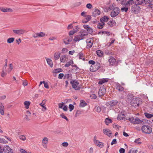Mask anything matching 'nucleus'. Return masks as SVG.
I'll use <instances>...</instances> for the list:
<instances>
[{
    "label": "nucleus",
    "mask_w": 153,
    "mask_h": 153,
    "mask_svg": "<svg viewBox=\"0 0 153 153\" xmlns=\"http://www.w3.org/2000/svg\"><path fill=\"white\" fill-rule=\"evenodd\" d=\"M73 88L75 90H79L81 87L79 86V82L76 80H72L70 82Z\"/></svg>",
    "instance_id": "nucleus-4"
},
{
    "label": "nucleus",
    "mask_w": 153,
    "mask_h": 153,
    "mask_svg": "<svg viewBox=\"0 0 153 153\" xmlns=\"http://www.w3.org/2000/svg\"><path fill=\"white\" fill-rule=\"evenodd\" d=\"M78 55L79 56V59H82L83 60H85V58L84 57L83 54L82 53L80 52L79 54Z\"/></svg>",
    "instance_id": "nucleus-38"
},
{
    "label": "nucleus",
    "mask_w": 153,
    "mask_h": 153,
    "mask_svg": "<svg viewBox=\"0 0 153 153\" xmlns=\"http://www.w3.org/2000/svg\"><path fill=\"white\" fill-rule=\"evenodd\" d=\"M30 104V102L29 101H25L24 102V104L25 106V108L26 109H28L29 106Z\"/></svg>",
    "instance_id": "nucleus-33"
},
{
    "label": "nucleus",
    "mask_w": 153,
    "mask_h": 153,
    "mask_svg": "<svg viewBox=\"0 0 153 153\" xmlns=\"http://www.w3.org/2000/svg\"><path fill=\"white\" fill-rule=\"evenodd\" d=\"M140 8L137 5H135L132 6L131 8V11L134 13H138Z\"/></svg>",
    "instance_id": "nucleus-11"
},
{
    "label": "nucleus",
    "mask_w": 153,
    "mask_h": 153,
    "mask_svg": "<svg viewBox=\"0 0 153 153\" xmlns=\"http://www.w3.org/2000/svg\"><path fill=\"white\" fill-rule=\"evenodd\" d=\"M0 113L2 115L4 114V108L2 103L0 104Z\"/></svg>",
    "instance_id": "nucleus-21"
},
{
    "label": "nucleus",
    "mask_w": 153,
    "mask_h": 153,
    "mask_svg": "<svg viewBox=\"0 0 153 153\" xmlns=\"http://www.w3.org/2000/svg\"><path fill=\"white\" fill-rule=\"evenodd\" d=\"M60 116L63 118L64 119L66 120L67 121H68V118L64 115L63 114H60Z\"/></svg>",
    "instance_id": "nucleus-62"
},
{
    "label": "nucleus",
    "mask_w": 153,
    "mask_h": 153,
    "mask_svg": "<svg viewBox=\"0 0 153 153\" xmlns=\"http://www.w3.org/2000/svg\"><path fill=\"white\" fill-rule=\"evenodd\" d=\"M43 101H42V103H41L40 104V105L42 106L43 108L42 109V110L43 111H45L47 108L46 107L44 106V105L45 104V103H44L43 104H42L43 103Z\"/></svg>",
    "instance_id": "nucleus-48"
},
{
    "label": "nucleus",
    "mask_w": 153,
    "mask_h": 153,
    "mask_svg": "<svg viewBox=\"0 0 153 153\" xmlns=\"http://www.w3.org/2000/svg\"><path fill=\"white\" fill-rule=\"evenodd\" d=\"M121 10L123 11L127 12L128 10V8L127 7H123L121 9Z\"/></svg>",
    "instance_id": "nucleus-57"
},
{
    "label": "nucleus",
    "mask_w": 153,
    "mask_h": 153,
    "mask_svg": "<svg viewBox=\"0 0 153 153\" xmlns=\"http://www.w3.org/2000/svg\"><path fill=\"white\" fill-rule=\"evenodd\" d=\"M109 19L108 17L104 16L100 19V21L102 23H104L105 22H107Z\"/></svg>",
    "instance_id": "nucleus-20"
},
{
    "label": "nucleus",
    "mask_w": 153,
    "mask_h": 153,
    "mask_svg": "<svg viewBox=\"0 0 153 153\" xmlns=\"http://www.w3.org/2000/svg\"><path fill=\"white\" fill-rule=\"evenodd\" d=\"M134 124H141L143 125L144 124V122L143 120H140L138 117H136L135 118Z\"/></svg>",
    "instance_id": "nucleus-17"
},
{
    "label": "nucleus",
    "mask_w": 153,
    "mask_h": 153,
    "mask_svg": "<svg viewBox=\"0 0 153 153\" xmlns=\"http://www.w3.org/2000/svg\"><path fill=\"white\" fill-rule=\"evenodd\" d=\"M125 149L122 148H120L119 150L120 153H125Z\"/></svg>",
    "instance_id": "nucleus-64"
},
{
    "label": "nucleus",
    "mask_w": 153,
    "mask_h": 153,
    "mask_svg": "<svg viewBox=\"0 0 153 153\" xmlns=\"http://www.w3.org/2000/svg\"><path fill=\"white\" fill-rule=\"evenodd\" d=\"M100 14V11L98 9H95L94 11L93 12L92 16L94 17H96Z\"/></svg>",
    "instance_id": "nucleus-18"
},
{
    "label": "nucleus",
    "mask_w": 153,
    "mask_h": 153,
    "mask_svg": "<svg viewBox=\"0 0 153 153\" xmlns=\"http://www.w3.org/2000/svg\"><path fill=\"white\" fill-rule=\"evenodd\" d=\"M120 12L119 9L117 7H115L111 11L110 15L112 17H114L117 16Z\"/></svg>",
    "instance_id": "nucleus-6"
},
{
    "label": "nucleus",
    "mask_w": 153,
    "mask_h": 153,
    "mask_svg": "<svg viewBox=\"0 0 153 153\" xmlns=\"http://www.w3.org/2000/svg\"><path fill=\"white\" fill-rule=\"evenodd\" d=\"M142 102L140 99L136 97L133 98L130 102V105L134 107H138Z\"/></svg>",
    "instance_id": "nucleus-2"
},
{
    "label": "nucleus",
    "mask_w": 153,
    "mask_h": 153,
    "mask_svg": "<svg viewBox=\"0 0 153 153\" xmlns=\"http://www.w3.org/2000/svg\"><path fill=\"white\" fill-rule=\"evenodd\" d=\"M87 105V103L85 101L83 100H81L80 101V102L79 104V106L81 107H83Z\"/></svg>",
    "instance_id": "nucleus-26"
},
{
    "label": "nucleus",
    "mask_w": 153,
    "mask_h": 153,
    "mask_svg": "<svg viewBox=\"0 0 153 153\" xmlns=\"http://www.w3.org/2000/svg\"><path fill=\"white\" fill-rule=\"evenodd\" d=\"M46 60L48 65H49L51 67H52L53 64L51 60L50 59H46Z\"/></svg>",
    "instance_id": "nucleus-27"
},
{
    "label": "nucleus",
    "mask_w": 153,
    "mask_h": 153,
    "mask_svg": "<svg viewBox=\"0 0 153 153\" xmlns=\"http://www.w3.org/2000/svg\"><path fill=\"white\" fill-rule=\"evenodd\" d=\"M13 69V66L11 64H10L9 65V68L7 70V71L8 72H10Z\"/></svg>",
    "instance_id": "nucleus-50"
},
{
    "label": "nucleus",
    "mask_w": 153,
    "mask_h": 153,
    "mask_svg": "<svg viewBox=\"0 0 153 153\" xmlns=\"http://www.w3.org/2000/svg\"><path fill=\"white\" fill-rule=\"evenodd\" d=\"M48 142V139L47 137H44L42 140V143L45 144H46Z\"/></svg>",
    "instance_id": "nucleus-51"
},
{
    "label": "nucleus",
    "mask_w": 153,
    "mask_h": 153,
    "mask_svg": "<svg viewBox=\"0 0 153 153\" xmlns=\"http://www.w3.org/2000/svg\"><path fill=\"white\" fill-rule=\"evenodd\" d=\"M128 120L131 123L134 124L135 118H134L133 117H131V118H129L128 119Z\"/></svg>",
    "instance_id": "nucleus-54"
},
{
    "label": "nucleus",
    "mask_w": 153,
    "mask_h": 153,
    "mask_svg": "<svg viewBox=\"0 0 153 153\" xmlns=\"http://www.w3.org/2000/svg\"><path fill=\"white\" fill-rule=\"evenodd\" d=\"M64 76V75L63 73H60L59 74L58 78L59 79H62Z\"/></svg>",
    "instance_id": "nucleus-63"
},
{
    "label": "nucleus",
    "mask_w": 153,
    "mask_h": 153,
    "mask_svg": "<svg viewBox=\"0 0 153 153\" xmlns=\"http://www.w3.org/2000/svg\"><path fill=\"white\" fill-rule=\"evenodd\" d=\"M118 103V101L117 100H113L107 102L105 105L107 106L112 107L116 105Z\"/></svg>",
    "instance_id": "nucleus-8"
},
{
    "label": "nucleus",
    "mask_w": 153,
    "mask_h": 153,
    "mask_svg": "<svg viewBox=\"0 0 153 153\" xmlns=\"http://www.w3.org/2000/svg\"><path fill=\"white\" fill-rule=\"evenodd\" d=\"M87 31L88 33H89V34H92L93 33V30L90 27L88 28V29L87 30Z\"/></svg>",
    "instance_id": "nucleus-52"
},
{
    "label": "nucleus",
    "mask_w": 153,
    "mask_h": 153,
    "mask_svg": "<svg viewBox=\"0 0 153 153\" xmlns=\"http://www.w3.org/2000/svg\"><path fill=\"white\" fill-rule=\"evenodd\" d=\"M110 65H113L116 63V60L112 56L110 57V59L108 60Z\"/></svg>",
    "instance_id": "nucleus-16"
},
{
    "label": "nucleus",
    "mask_w": 153,
    "mask_h": 153,
    "mask_svg": "<svg viewBox=\"0 0 153 153\" xmlns=\"http://www.w3.org/2000/svg\"><path fill=\"white\" fill-rule=\"evenodd\" d=\"M95 109L96 111L98 112H100L101 111V108L99 106H97L95 107Z\"/></svg>",
    "instance_id": "nucleus-56"
},
{
    "label": "nucleus",
    "mask_w": 153,
    "mask_h": 153,
    "mask_svg": "<svg viewBox=\"0 0 153 153\" xmlns=\"http://www.w3.org/2000/svg\"><path fill=\"white\" fill-rule=\"evenodd\" d=\"M64 103L63 102L60 103L58 104L59 108H62L64 106Z\"/></svg>",
    "instance_id": "nucleus-58"
},
{
    "label": "nucleus",
    "mask_w": 153,
    "mask_h": 153,
    "mask_svg": "<svg viewBox=\"0 0 153 153\" xmlns=\"http://www.w3.org/2000/svg\"><path fill=\"white\" fill-rule=\"evenodd\" d=\"M135 4L137 5H141L142 3H144L143 0H137L135 1Z\"/></svg>",
    "instance_id": "nucleus-31"
},
{
    "label": "nucleus",
    "mask_w": 153,
    "mask_h": 153,
    "mask_svg": "<svg viewBox=\"0 0 153 153\" xmlns=\"http://www.w3.org/2000/svg\"><path fill=\"white\" fill-rule=\"evenodd\" d=\"M141 130L142 132L145 134H149L152 131V128L148 125H143L141 127Z\"/></svg>",
    "instance_id": "nucleus-3"
},
{
    "label": "nucleus",
    "mask_w": 153,
    "mask_h": 153,
    "mask_svg": "<svg viewBox=\"0 0 153 153\" xmlns=\"http://www.w3.org/2000/svg\"><path fill=\"white\" fill-rule=\"evenodd\" d=\"M104 25V23H99L97 24V27L99 29H101L103 28Z\"/></svg>",
    "instance_id": "nucleus-30"
},
{
    "label": "nucleus",
    "mask_w": 153,
    "mask_h": 153,
    "mask_svg": "<svg viewBox=\"0 0 153 153\" xmlns=\"http://www.w3.org/2000/svg\"><path fill=\"white\" fill-rule=\"evenodd\" d=\"M137 150L132 148L130 149L128 152V153H137Z\"/></svg>",
    "instance_id": "nucleus-39"
},
{
    "label": "nucleus",
    "mask_w": 153,
    "mask_h": 153,
    "mask_svg": "<svg viewBox=\"0 0 153 153\" xmlns=\"http://www.w3.org/2000/svg\"><path fill=\"white\" fill-rule=\"evenodd\" d=\"M0 10L4 12H12V10L10 8L0 7Z\"/></svg>",
    "instance_id": "nucleus-19"
},
{
    "label": "nucleus",
    "mask_w": 153,
    "mask_h": 153,
    "mask_svg": "<svg viewBox=\"0 0 153 153\" xmlns=\"http://www.w3.org/2000/svg\"><path fill=\"white\" fill-rule=\"evenodd\" d=\"M134 1L133 0H129L127 1V2L125 4L126 5H130V4H132L134 3Z\"/></svg>",
    "instance_id": "nucleus-36"
},
{
    "label": "nucleus",
    "mask_w": 153,
    "mask_h": 153,
    "mask_svg": "<svg viewBox=\"0 0 153 153\" xmlns=\"http://www.w3.org/2000/svg\"><path fill=\"white\" fill-rule=\"evenodd\" d=\"M140 140V138L136 139L134 140V142L136 143V144H141L142 143L141 142L139 141Z\"/></svg>",
    "instance_id": "nucleus-44"
},
{
    "label": "nucleus",
    "mask_w": 153,
    "mask_h": 153,
    "mask_svg": "<svg viewBox=\"0 0 153 153\" xmlns=\"http://www.w3.org/2000/svg\"><path fill=\"white\" fill-rule=\"evenodd\" d=\"M38 34L39 37H42L46 35L43 32L38 33Z\"/></svg>",
    "instance_id": "nucleus-40"
},
{
    "label": "nucleus",
    "mask_w": 153,
    "mask_h": 153,
    "mask_svg": "<svg viewBox=\"0 0 153 153\" xmlns=\"http://www.w3.org/2000/svg\"><path fill=\"white\" fill-rule=\"evenodd\" d=\"M62 71L63 70L61 68H57L55 70L54 73L57 74L59 72H62Z\"/></svg>",
    "instance_id": "nucleus-43"
},
{
    "label": "nucleus",
    "mask_w": 153,
    "mask_h": 153,
    "mask_svg": "<svg viewBox=\"0 0 153 153\" xmlns=\"http://www.w3.org/2000/svg\"><path fill=\"white\" fill-rule=\"evenodd\" d=\"M19 137L20 139L23 141H25L26 139L25 136L23 135H20L19 136Z\"/></svg>",
    "instance_id": "nucleus-49"
},
{
    "label": "nucleus",
    "mask_w": 153,
    "mask_h": 153,
    "mask_svg": "<svg viewBox=\"0 0 153 153\" xmlns=\"http://www.w3.org/2000/svg\"><path fill=\"white\" fill-rule=\"evenodd\" d=\"M108 80L107 79H100L98 82V84L100 85H102L105 82H107Z\"/></svg>",
    "instance_id": "nucleus-24"
},
{
    "label": "nucleus",
    "mask_w": 153,
    "mask_h": 153,
    "mask_svg": "<svg viewBox=\"0 0 153 153\" xmlns=\"http://www.w3.org/2000/svg\"><path fill=\"white\" fill-rule=\"evenodd\" d=\"M116 88L120 92H124V88L119 83H117L116 85Z\"/></svg>",
    "instance_id": "nucleus-12"
},
{
    "label": "nucleus",
    "mask_w": 153,
    "mask_h": 153,
    "mask_svg": "<svg viewBox=\"0 0 153 153\" xmlns=\"http://www.w3.org/2000/svg\"><path fill=\"white\" fill-rule=\"evenodd\" d=\"M106 92V90L105 86L104 85L101 87L98 92V95L99 97L103 96Z\"/></svg>",
    "instance_id": "nucleus-7"
},
{
    "label": "nucleus",
    "mask_w": 153,
    "mask_h": 153,
    "mask_svg": "<svg viewBox=\"0 0 153 153\" xmlns=\"http://www.w3.org/2000/svg\"><path fill=\"white\" fill-rule=\"evenodd\" d=\"M85 20H83L82 22L84 23H86L89 21L91 19V16L88 15L85 16Z\"/></svg>",
    "instance_id": "nucleus-25"
},
{
    "label": "nucleus",
    "mask_w": 153,
    "mask_h": 153,
    "mask_svg": "<svg viewBox=\"0 0 153 153\" xmlns=\"http://www.w3.org/2000/svg\"><path fill=\"white\" fill-rule=\"evenodd\" d=\"M73 63L74 62L72 60H70V61L66 63L65 65V67H68L70 65H71V64H73Z\"/></svg>",
    "instance_id": "nucleus-35"
},
{
    "label": "nucleus",
    "mask_w": 153,
    "mask_h": 153,
    "mask_svg": "<svg viewBox=\"0 0 153 153\" xmlns=\"http://www.w3.org/2000/svg\"><path fill=\"white\" fill-rule=\"evenodd\" d=\"M117 143V141L116 139H114L112 142L111 143V144L112 145H113L114 144H116Z\"/></svg>",
    "instance_id": "nucleus-61"
},
{
    "label": "nucleus",
    "mask_w": 153,
    "mask_h": 153,
    "mask_svg": "<svg viewBox=\"0 0 153 153\" xmlns=\"http://www.w3.org/2000/svg\"><path fill=\"white\" fill-rule=\"evenodd\" d=\"M93 41V40L91 39H88L86 40V42L87 44L86 48H90L92 46Z\"/></svg>",
    "instance_id": "nucleus-13"
},
{
    "label": "nucleus",
    "mask_w": 153,
    "mask_h": 153,
    "mask_svg": "<svg viewBox=\"0 0 153 153\" xmlns=\"http://www.w3.org/2000/svg\"><path fill=\"white\" fill-rule=\"evenodd\" d=\"M112 122L111 120L108 118L105 119V122L106 125H108L109 123H111Z\"/></svg>",
    "instance_id": "nucleus-32"
},
{
    "label": "nucleus",
    "mask_w": 153,
    "mask_h": 153,
    "mask_svg": "<svg viewBox=\"0 0 153 153\" xmlns=\"http://www.w3.org/2000/svg\"><path fill=\"white\" fill-rule=\"evenodd\" d=\"M4 152L5 153H13V149H11L8 146L4 147Z\"/></svg>",
    "instance_id": "nucleus-14"
},
{
    "label": "nucleus",
    "mask_w": 153,
    "mask_h": 153,
    "mask_svg": "<svg viewBox=\"0 0 153 153\" xmlns=\"http://www.w3.org/2000/svg\"><path fill=\"white\" fill-rule=\"evenodd\" d=\"M114 21L112 20V21H109L108 22V25H109L110 27H111L114 25Z\"/></svg>",
    "instance_id": "nucleus-47"
},
{
    "label": "nucleus",
    "mask_w": 153,
    "mask_h": 153,
    "mask_svg": "<svg viewBox=\"0 0 153 153\" xmlns=\"http://www.w3.org/2000/svg\"><path fill=\"white\" fill-rule=\"evenodd\" d=\"M13 31L14 33L18 35L23 34L26 32L25 30L23 29L13 30Z\"/></svg>",
    "instance_id": "nucleus-10"
},
{
    "label": "nucleus",
    "mask_w": 153,
    "mask_h": 153,
    "mask_svg": "<svg viewBox=\"0 0 153 153\" xmlns=\"http://www.w3.org/2000/svg\"><path fill=\"white\" fill-rule=\"evenodd\" d=\"M72 40V38H69V39H68L67 40V42H66L65 41H64V43L66 45H68L69 44V43L71 42Z\"/></svg>",
    "instance_id": "nucleus-46"
},
{
    "label": "nucleus",
    "mask_w": 153,
    "mask_h": 153,
    "mask_svg": "<svg viewBox=\"0 0 153 153\" xmlns=\"http://www.w3.org/2000/svg\"><path fill=\"white\" fill-rule=\"evenodd\" d=\"M88 35L87 31L85 30H82L79 33L78 35L76 36L74 39L75 42L79 41L80 40L83 39L84 36Z\"/></svg>",
    "instance_id": "nucleus-1"
},
{
    "label": "nucleus",
    "mask_w": 153,
    "mask_h": 153,
    "mask_svg": "<svg viewBox=\"0 0 153 153\" xmlns=\"http://www.w3.org/2000/svg\"><path fill=\"white\" fill-rule=\"evenodd\" d=\"M69 108L70 109V111H71L74 109V106L73 105L70 104L69 105Z\"/></svg>",
    "instance_id": "nucleus-53"
},
{
    "label": "nucleus",
    "mask_w": 153,
    "mask_h": 153,
    "mask_svg": "<svg viewBox=\"0 0 153 153\" xmlns=\"http://www.w3.org/2000/svg\"><path fill=\"white\" fill-rule=\"evenodd\" d=\"M86 7L88 9H91L92 8V6L91 4L89 3L87 4Z\"/></svg>",
    "instance_id": "nucleus-60"
},
{
    "label": "nucleus",
    "mask_w": 153,
    "mask_h": 153,
    "mask_svg": "<svg viewBox=\"0 0 153 153\" xmlns=\"http://www.w3.org/2000/svg\"><path fill=\"white\" fill-rule=\"evenodd\" d=\"M65 56H61L60 57V60L61 62H65Z\"/></svg>",
    "instance_id": "nucleus-55"
},
{
    "label": "nucleus",
    "mask_w": 153,
    "mask_h": 153,
    "mask_svg": "<svg viewBox=\"0 0 153 153\" xmlns=\"http://www.w3.org/2000/svg\"><path fill=\"white\" fill-rule=\"evenodd\" d=\"M100 67V64L98 62H96L93 65L91 66L90 68V71L92 72H95L99 69Z\"/></svg>",
    "instance_id": "nucleus-5"
},
{
    "label": "nucleus",
    "mask_w": 153,
    "mask_h": 153,
    "mask_svg": "<svg viewBox=\"0 0 153 153\" xmlns=\"http://www.w3.org/2000/svg\"><path fill=\"white\" fill-rule=\"evenodd\" d=\"M128 99L129 100H131L133 98H134L133 95L132 94H129L127 96Z\"/></svg>",
    "instance_id": "nucleus-41"
},
{
    "label": "nucleus",
    "mask_w": 153,
    "mask_h": 153,
    "mask_svg": "<svg viewBox=\"0 0 153 153\" xmlns=\"http://www.w3.org/2000/svg\"><path fill=\"white\" fill-rule=\"evenodd\" d=\"M76 32L77 30H76L75 31H74V30H71L69 32L68 34L70 36L71 35H73Z\"/></svg>",
    "instance_id": "nucleus-59"
},
{
    "label": "nucleus",
    "mask_w": 153,
    "mask_h": 153,
    "mask_svg": "<svg viewBox=\"0 0 153 153\" xmlns=\"http://www.w3.org/2000/svg\"><path fill=\"white\" fill-rule=\"evenodd\" d=\"M61 53L60 52H56L55 53L54 57L55 60H56L59 58L60 56Z\"/></svg>",
    "instance_id": "nucleus-22"
},
{
    "label": "nucleus",
    "mask_w": 153,
    "mask_h": 153,
    "mask_svg": "<svg viewBox=\"0 0 153 153\" xmlns=\"http://www.w3.org/2000/svg\"><path fill=\"white\" fill-rule=\"evenodd\" d=\"M96 53L97 55L100 57H102L103 54V52L100 50H98L96 51Z\"/></svg>",
    "instance_id": "nucleus-28"
},
{
    "label": "nucleus",
    "mask_w": 153,
    "mask_h": 153,
    "mask_svg": "<svg viewBox=\"0 0 153 153\" xmlns=\"http://www.w3.org/2000/svg\"><path fill=\"white\" fill-rule=\"evenodd\" d=\"M116 1L118 3H121L123 5L125 4V1L124 0H116Z\"/></svg>",
    "instance_id": "nucleus-45"
},
{
    "label": "nucleus",
    "mask_w": 153,
    "mask_h": 153,
    "mask_svg": "<svg viewBox=\"0 0 153 153\" xmlns=\"http://www.w3.org/2000/svg\"><path fill=\"white\" fill-rule=\"evenodd\" d=\"M94 143L99 147L102 148L103 146V143L97 140L96 136L94 137Z\"/></svg>",
    "instance_id": "nucleus-9"
},
{
    "label": "nucleus",
    "mask_w": 153,
    "mask_h": 153,
    "mask_svg": "<svg viewBox=\"0 0 153 153\" xmlns=\"http://www.w3.org/2000/svg\"><path fill=\"white\" fill-rule=\"evenodd\" d=\"M72 75L71 74H65L64 76V79L67 78L68 79V80H69L72 78Z\"/></svg>",
    "instance_id": "nucleus-29"
},
{
    "label": "nucleus",
    "mask_w": 153,
    "mask_h": 153,
    "mask_svg": "<svg viewBox=\"0 0 153 153\" xmlns=\"http://www.w3.org/2000/svg\"><path fill=\"white\" fill-rule=\"evenodd\" d=\"M144 115L148 118H150L153 117V115L152 114H150L147 113H145Z\"/></svg>",
    "instance_id": "nucleus-34"
},
{
    "label": "nucleus",
    "mask_w": 153,
    "mask_h": 153,
    "mask_svg": "<svg viewBox=\"0 0 153 153\" xmlns=\"http://www.w3.org/2000/svg\"><path fill=\"white\" fill-rule=\"evenodd\" d=\"M103 133L104 134L110 137L112 134L111 131L108 129H104L103 130Z\"/></svg>",
    "instance_id": "nucleus-15"
},
{
    "label": "nucleus",
    "mask_w": 153,
    "mask_h": 153,
    "mask_svg": "<svg viewBox=\"0 0 153 153\" xmlns=\"http://www.w3.org/2000/svg\"><path fill=\"white\" fill-rule=\"evenodd\" d=\"M0 143H7V141L4 139L0 138Z\"/></svg>",
    "instance_id": "nucleus-42"
},
{
    "label": "nucleus",
    "mask_w": 153,
    "mask_h": 153,
    "mask_svg": "<svg viewBox=\"0 0 153 153\" xmlns=\"http://www.w3.org/2000/svg\"><path fill=\"white\" fill-rule=\"evenodd\" d=\"M125 118V115L124 114L120 113L118 115L117 119L118 120H121L124 119Z\"/></svg>",
    "instance_id": "nucleus-23"
},
{
    "label": "nucleus",
    "mask_w": 153,
    "mask_h": 153,
    "mask_svg": "<svg viewBox=\"0 0 153 153\" xmlns=\"http://www.w3.org/2000/svg\"><path fill=\"white\" fill-rule=\"evenodd\" d=\"M15 40L14 38H8L7 40V42L9 43H11L13 42Z\"/></svg>",
    "instance_id": "nucleus-37"
}]
</instances>
